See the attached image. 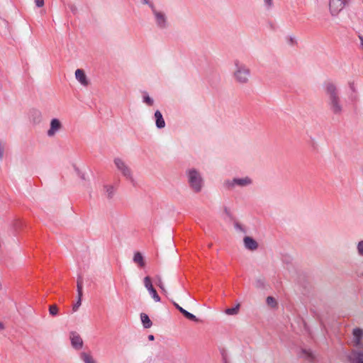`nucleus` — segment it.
<instances>
[{
  "label": "nucleus",
  "mask_w": 363,
  "mask_h": 363,
  "mask_svg": "<svg viewBox=\"0 0 363 363\" xmlns=\"http://www.w3.org/2000/svg\"><path fill=\"white\" fill-rule=\"evenodd\" d=\"M325 89L329 109L333 114L340 116L343 111V106L337 88L333 83L328 82L325 85Z\"/></svg>",
  "instance_id": "nucleus-1"
},
{
  "label": "nucleus",
  "mask_w": 363,
  "mask_h": 363,
  "mask_svg": "<svg viewBox=\"0 0 363 363\" xmlns=\"http://www.w3.org/2000/svg\"><path fill=\"white\" fill-rule=\"evenodd\" d=\"M187 175L191 189L196 193L200 192L203 186V179L200 173L195 169H191L188 170Z\"/></svg>",
  "instance_id": "nucleus-2"
},
{
  "label": "nucleus",
  "mask_w": 363,
  "mask_h": 363,
  "mask_svg": "<svg viewBox=\"0 0 363 363\" xmlns=\"http://www.w3.org/2000/svg\"><path fill=\"white\" fill-rule=\"evenodd\" d=\"M235 65L236 70L234 76L236 81L240 84H246L249 81L250 76V70L245 65L240 64L238 61H235Z\"/></svg>",
  "instance_id": "nucleus-3"
},
{
  "label": "nucleus",
  "mask_w": 363,
  "mask_h": 363,
  "mask_svg": "<svg viewBox=\"0 0 363 363\" xmlns=\"http://www.w3.org/2000/svg\"><path fill=\"white\" fill-rule=\"evenodd\" d=\"M151 11L155 16L157 26L161 29L167 28L168 23L166 15L163 12L157 11L155 6H151Z\"/></svg>",
  "instance_id": "nucleus-4"
},
{
  "label": "nucleus",
  "mask_w": 363,
  "mask_h": 363,
  "mask_svg": "<svg viewBox=\"0 0 363 363\" xmlns=\"http://www.w3.org/2000/svg\"><path fill=\"white\" fill-rule=\"evenodd\" d=\"M350 0H330V11L333 16L338 14Z\"/></svg>",
  "instance_id": "nucleus-5"
},
{
  "label": "nucleus",
  "mask_w": 363,
  "mask_h": 363,
  "mask_svg": "<svg viewBox=\"0 0 363 363\" xmlns=\"http://www.w3.org/2000/svg\"><path fill=\"white\" fill-rule=\"evenodd\" d=\"M252 183V180L250 178L246 177L240 179H234L232 181L228 180L224 182V186L228 189H232L235 187V185L240 186H245L250 185Z\"/></svg>",
  "instance_id": "nucleus-6"
},
{
  "label": "nucleus",
  "mask_w": 363,
  "mask_h": 363,
  "mask_svg": "<svg viewBox=\"0 0 363 363\" xmlns=\"http://www.w3.org/2000/svg\"><path fill=\"white\" fill-rule=\"evenodd\" d=\"M348 358L351 363H363V347L352 350Z\"/></svg>",
  "instance_id": "nucleus-7"
},
{
  "label": "nucleus",
  "mask_w": 363,
  "mask_h": 363,
  "mask_svg": "<svg viewBox=\"0 0 363 363\" xmlns=\"http://www.w3.org/2000/svg\"><path fill=\"white\" fill-rule=\"evenodd\" d=\"M353 346L355 348H362L363 347V330L360 328H355L353 330Z\"/></svg>",
  "instance_id": "nucleus-8"
},
{
  "label": "nucleus",
  "mask_w": 363,
  "mask_h": 363,
  "mask_svg": "<svg viewBox=\"0 0 363 363\" xmlns=\"http://www.w3.org/2000/svg\"><path fill=\"white\" fill-rule=\"evenodd\" d=\"M62 128V123L57 118H53L50 121V127L48 130L47 135L49 137L54 136L57 131Z\"/></svg>",
  "instance_id": "nucleus-9"
},
{
  "label": "nucleus",
  "mask_w": 363,
  "mask_h": 363,
  "mask_svg": "<svg viewBox=\"0 0 363 363\" xmlns=\"http://www.w3.org/2000/svg\"><path fill=\"white\" fill-rule=\"evenodd\" d=\"M69 338L73 347L77 350H79L83 346V340L80 335L76 332H71Z\"/></svg>",
  "instance_id": "nucleus-10"
},
{
  "label": "nucleus",
  "mask_w": 363,
  "mask_h": 363,
  "mask_svg": "<svg viewBox=\"0 0 363 363\" xmlns=\"http://www.w3.org/2000/svg\"><path fill=\"white\" fill-rule=\"evenodd\" d=\"M75 77L83 86H88L89 84V80L86 76L84 71L82 69H77L75 71Z\"/></svg>",
  "instance_id": "nucleus-11"
},
{
  "label": "nucleus",
  "mask_w": 363,
  "mask_h": 363,
  "mask_svg": "<svg viewBox=\"0 0 363 363\" xmlns=\"http://www.w3.org/2000/svg\"><path fill=\"white\" fill-rule=\"evenodd\" d=\"M243 241L245 247L250 250H255L258 247L257 242L251 237H245Z\"/></svg>",
  "instance_id": "nucleus-12"
},
{
  "label": "nucleus",
  "mask_w": 363,
  "mask_h": 363,
  "mask_svg": "<svg viewBox=\"0 0 363 363\" xmlns=\"http://www.w3.org/2000/svg\"><path fill=\"white\" fill-rule=\"evenodd\" d=\"M154 116H155V124H156L157 128L159 129L164 128L165 121L162 116V113L159 110H157L155 112Z\"/></svg>",
  "instance_id": "nucleus-13"
},
{
  "label": "nucleus",
  "mask_w": 363,
  "mask_h": 363,
  "mask_svg": "<svg viewBox=\"0 0 363 363\" xmlns=\"http://www.w3.org/2000/svg\"><path fill=\"white\" fill-rule=\"evenodd\" d=\"M116 164L117 167L120 170H121V172H123V174L125 176H126L128 177H130V171L128 169V167L125 165L123 160H116Z\"/></svg>",
  "instance_id": "nucleus-14"
},
{
  "label": "nucleus",
  "mask_w": 363,
  "mask_h": 363,
  "mask_svg": "<svg viewBox=\"0 0 363 363\" xmlns=\"http://www.w3.org/2000/svg\"><path fill=\"white\" fill-rule=\"evenodd\" d=\"M133 262L137 264L140 267H144L145 262L143 255L140 252H137L134 254Z\"/></svg>",
  "instance_id": "nucleus-15"
},
{
  "label": "nucleus",
  "mask_w": 363,
  "mask_h": 363,
  "mask_svg": "<svg viewBox=\"0 0 363 363\" xmlns=\"http://www.w3.org/2000/svg\"><path fill=\"white\" fill-rule=\"evenodd\" d=\"M140 319L145 328H150L152 326V323L146 313H142L140 314Z\"/></svg>",
  "instance_id": "nucleus-16"
},
{
  "label": "nucleus",
  "mask_w": 363,
  "mask_h": 363,
  "mask_svg": "<svg viewBox=\"0 0 363 363\" xmlns=\"http://www.w3.org/2000/svg\"><path fill=\"white\" fill-rule=\"evenodd\" d=\"M80 357L84 363H96V361L94 359L93 357L89 353L82 352Z\"/></svg>",
  "instance_id": "nucleus-17"
},
{
  "label": "nucleus",
  "mask_w": 363,
  "mask_h": 363,
  "mask_svg": "<svg viewBox=\"0 0 363 363\" xmlns=\"http://www.w3.org/2000/svg\"><path fill=\"white\" fill-rule=\"evenodd\" d=\"M239 308H240V304H237L235 307L233 308H227L225 311V313L228 315H236L239 312Z\"/></svg>",
  "instance_id": "nucleus-18"
},
{
  "label": "nucleus",
  "mask_w": 363,
  "mask_h": 363,
  "mask_svg": "<svg viewBox=\"0 0 363 363\" xmlns=\"http://www.w3.org/2000/svg\"><path fill=\"white\" fill-rule=\"evenodd\" d=\"M143 101L150 106H152L154 104L153 99L150 97L147 92L143 93Z\"/></svg>",
  "instance_id": "nucleus-19"
},
{
  "label": "nucleus",
  "mask_w": 363,
  "mask_h": 363,
  "mask_svg": "<svg viewBox=\"0 0 363 363\" xmlns=\"http://www.w3.org/2000/svg\"><path fill=\"white\" fill-rule=\"evenodd\" d=\"M32 117L35 123H39L41 121V113L39 111H34Z\"/></svg>",
  "instance_id": "nucleus-20"
},
{
  "label": "nucleus",
  "mask_w": 363,
  "mask_h": 363,
  "mask_svg": "<svg viewBox=\"0 0 363 363\" xmlns=\"http://www.w3.org/2000/svg\"><path fill=\"white\" fill-rule=\"evenodd\" d=\"M181 313L188 319L191 320H196V318L194 315H193L192 313L188 312L187 311H186L185 309L184 308H181Z\"/></svg>",
  "instance_id": "nucleus-21"
},
{
  "label": "nucleus",
  "mask_w": 363,
  "mask_h": 363,
  "mask_svg": "<svg viewBox=\"0 0 363 363\" xmlns=\"http://www.w3.org/2000/svg\"><path fill=\"white\" fill-rule=\"evenodd\" d=\"M144 284L146 289L148 290V291L153 289L150 277H145L144 278Z\"/></svg>",
  "instance_id": "nucleus-22"
},
{
  "label": "nucleus",
  "mask_w": 363,
  "mask_h": 363,
  "mask_svg": "<svg viewBox=\"0 0 363 363\" xmlns=\"http://www.w3.org/2000/svg\"><path fill=\"white\" fill-rule=\"evenodd\" d=\"M149 293L152 296V298L156 301L159 302L160 301V297L158 296L156 290L153 288L152 289L149 291Z\"/></svg>",
  "instance_id": "nucleus-23"
},
{
  "label": "nucleus",
  "mask_w": 363,
  "mask_h": 363,
  "mask_svg": "<svg viewBox=\"0 0 363 363\" xmlns=\"http://www.w3.org/2000/svg\"><path fill=\"white\" fill-rule=\"evenodd\" d=\"M106 195L108 198H111L113 195L114 189L112 186H105Z\"/></svg>",
  "instance_id": "nucleus-24"
},
{
  "label": "nucleus",
  "mask_w": 363,
  "mask_h": 363,
  "mask_svg": "<svg viewBox=\"0 0 363 363\" xmlns=\"http://www.w3.org/2000/svg\"><path fill=\"white\" fill-rule=\"evenodd\" d=\"M157 284L164 294H167V291L160 277H157Z\"/></svg>",
  "instance_id": "nucleus-25"
},
{
  "label": "nucleus",
  "mask_w": 363,
  "mask_h": 363,
  "mask_svg": "<svg viewBox=\"0 0 363 363\" xmlns=\"http://www.w3.org/2000/svg\"><path fill=\"white\" fill-rule=\"evenodd\" d=\"M50 314L52 315H56L58 313V308L56 305H51L49 308Z\"/></svg>",
  "instance_id": "nucleus-26"
},
{
  "label": "nucleus",
  "mask_w": 363,
  "mask_h": 363,
  "mask_svg": "<svg viewBox=\"0 0 363 363\" xmlns=\"http://www.w3.org/2000/svg\"><path fill=\"white\" fill-rule=\"evenodd\" d=\"M267 303L268 305L272 307H274L277 305L276 300L272 296H268L267 298Z\"/></svg>",
  "instance_id": "nucleus-27"
},
{
  "label": "nucleus",
  "mask_w": 363,
  "mask_h": 363,
  "mask_svg": "<svg viewBox=\"0 0 363 363\" xmlns=\"http://www.w3.org/2000/svg\"><path fill=\"white\" fill-rule=\"evenodd\" d=\"M82 289H83V281H82V277H79L77 279V291H82Z\"/></svg>",
  "instance_id": "nucleus-28"
},
{
  "label": "nucleus",
  "mask_w": 363,
  "mask_h": 363,
  "mask_svg": "<svg viewBox=\"0 0 363 363\" xmlns=\"http://www.w3.org/2000/svg\"><path fill=\"white\" fill-rule=\"evenodd\" d=\"M358 252L360 255L363 256V240L360 241L357 245Z\"/></svg>",
  "instance_id": "nucleus-29"
},
{
  "label": "nucleus",
  "mask_w": 363,
  "mask_h": 363,
  "mask_svg": "<svg viewBox=\"0 0 363 363\" xmlns=\"http://www.w3.org/2000/svg\"><path fill=\"white\" fill-rule=\"evenodd\" d=\"M81 304H82V300L77 299L76 303H74L73 305V307H72L73 311H74V312L77 311L78 310L79 307L81 306Z\"/></svg>",
  "instance_id": "nucleus-30"
},
{
  "label": "nucleus",
  "mask_w": 363,
  "mask_h": 363,
  "mask_svg": "<svg viewBox=\"0 0 363 363\" xmlns=\"http://www.w3.org/2000/svg\"><path fill=\"white\" fill-rule=\"evenodd\" d=\"M35 4L37 7L40 8L44 6V0H35Z\"/></svg>",
  "instance_id": "nucleus-31"
},
{
  "label": "nucleus",
  "mask_w": 363,
  "mask_h": 363,
  "mask_svg": "<svg viewBox=\"0 0 363 363\" xmlns=\"http://www.w3.org/2000/svg\"><path fill=\"white\" fill-rule=\"evenodd\" d=\"M264 3H265V5L269 9L273 5V1L272 0H264Z\"/></svg>",
  "instance_id": "nucleus-32"
},
{
  "label": "nucleus",
  "mask_w": 363,
  "mask_h": 363,
  "mask_svg": "<svg viewBox=\"0 0 363 363\" xmlns=\"http://www.w3.org/2000/svg\"><path fill=\"white\" fill-rule=\"evenodd\" d=\"M143 4H147L151 9V6H155L153 3L150 2V0H142Z\"/></svg>",
  "instance_id": "nucleus-33"
},
{
  "label": "nucleus",
  "mask_w": 363,
  "mask_h": 363,
  "mask_svg": "<svg viewBox=\"0 0 363 363\" xmlns=\"http://www.w3.org/2000/svg\"><path fill=\"white\" fill-rule=\"evenodd\" d=\"M82 296H83V291H77V299L82 300Z\"/></svg>",
  "instance_id": "nucleus-34"
},
{
  "label": "nucleus",
  "mask_w": 363,
  "mask_h": 363,
  "mask_svg": "<svg viewBox=\"0 0 363 363\" xmlns=\"http://www.w3.org/2000/svg\"><path fill=\"white\" fill-rule=\"evenodd\" d=\"M359 38L360 40L361 47L363 49V36L362 35H359Z\"/></svg>",
  "instance_id": "nucleus-35"
},
{
  "label": "nucleus",
  "mask_w": 363,
  "mask_h": 363,
  "mask_svg": "<svg viewBox=\"0 0 363 363\" xmlns=\"http://www.w3.org/2000/svg\"><path fill=\"white\" fill-rule=\"evenodd\" d=\"M350 88L352 91H355V87L353 82L350 83Z\"/></svg>",
  "instance_id": "nucleus-36"
},
{
  "label": "nucleus",
  "mask_w": 363,
  "mask_h": 363,
  "mask_svg": "<svg viewBox=\"0 0 363 363\" xmlns=\"http://www.w3.org/2000/svg\"><path fill=\"white\" fill-rule=\"evenodd\" d=\"M4 156V149L0 146V158H2Z\"/></svg>",
  "instance_id": "nucleus-37"
},
{
  "label": "nucleus",
  "mask_w": 363,
  "mask_h": 363,
  "mask_svg": "<svg viewBox=\"0 0 363 363\" xmlns=\"http://www.w3.org/2000/svg\"><path fill=\"white\" fill-rule=\"evenodd\" d=\"M174 305L175 306V307L181 312V308H183L182 307H181L180 306H179L177 303H174Z\"/></svg>",
  "instance_id": "nucleus-38"
},
{
  "label": "nucleus",
  "mask_w": 363,
  "mask_h": 363,
  "mask_svg": "<svg viewBox=\"0 0 363 363\" xmlns=\"http://www.w3.org/2000/svg\"><path fill=\"white\" fill-rule=\"evenodd\" d=\"M69 8L72 12H75L77 10V8L74 5H71Z\"/></svg>",
  "instance_id": "nucleus-39"
},
{
  "label": "nucleus",
  "mask_w": 363,
  "mask_h": 363,
  "mask_svg": "<svg viewBox=\"0 0 363 363\" xmlns=\"http://www.w3.org/2000/svg\"><path fill=\"white\" fill-rule=\"evenodd\" d=\"M154 338H155V337H154V335H150L148 336V339H149V340H151V341H152V340H154Z\"/></svg>",
  "instance_id": "nucleus-40"
},
{
  "label": "nucleus",
  "mask_w": 363,
  "mask_h": 363,
  "mask_svg": "<svg viewBox=\"0 0 363 363\" xmlns=\"http://www.w3.org/2000/svg\"><path fill=\"white\" fill-rule=\"evenodd\" d=\"M235 226H236V228L241 229V226L238 223H236Z\"/></svg>",
  "instance_id": "nucleus-41"
},
{
  "label": "nucleus",
  "mask_w": 363,
  "mask_h": 363,
  "mask_svg": "<svg viewBox=\"0 0 363 363\" xmlns=\"http://www.w3.org/2000/svg\"><path fill=\"white\" fill-rule=\"evenodd\" d=\"M4 329V325L2 323H0V330Z\"/></svg>",
  "instance_id": "nucleus-42"
}]
</instances>
